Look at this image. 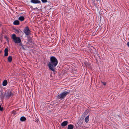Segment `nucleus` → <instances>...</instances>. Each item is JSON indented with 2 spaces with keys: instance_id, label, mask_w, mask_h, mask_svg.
<instances>
[{
  "instance_id": "obj_8",
  "label": "nucleus",
  "mask_w": 129,
  "mask_h": 129,
  "mask_svg": "<svg viewBox=\"0 0 129 129\" xmlns=\"http://www.w3.org/2000/svg\"><path fill=\"white\" fill-rule=\"evenodd\" d=\"M4 55L5 56H7L8 55V49L6 48L4 50Z\"/></svg>"
},
{
  "instance_id": "obj_20",
  "label": "nucleus",
  "mask_w": 129,
  "mask_h": 129,
  "mask_svg": "<svg viewBox=\"0 0 129 129\" xmlns=\"http://www.w3.org/2000/svg\"><path fill=\"white\" fill-rule=\"evenodd\" d=\"M102 83L105 86L106 84V82H102Z\"/></svg>"
},
{
  "instance_id": "obj_7",
  "label": "nucleus",
  "mask_w": 129,
  "mask_h": 129,
  "mask_svg": "<svg viewBox=\"0 0 129 129\" xmlns=\"http://www.w3.org/2000/svg\"><path fill=\"white\" fill-rule=\"evenodd\" d=\"M68 122L67 121H65L63 122L61 124V126H64L67 125L68 124Z\"/></svg>"
},
{
  "instance_id": "obj_1",
  "label": "nucleus",
  "mask_w": 129,
  "mask_h": 129,
  "mask_svg": "<svg viewBox=\"0 0 129 129\" xmlns=\"http://www.w3.org/2000/svg\"><path fill=\"white\" fill-rule=\"evenodd\" d=\"M50 62L48 65L49 69L52 71H55L54 67H56L58 63V61L57 59L54 56H51L50 58Z\"/></svg>"
},
{
  "instance_id": "obj_2",
  "label": "nucleus",
  "mask_w": 129,
  "mask_h": 129,
  "mask_svg": "<svg viewBox=\"0 0 129 129\" xmlns=\"http://www.w3.org/2000/svg\"><path fill=\"white\" fill-rule=\"evenodd\" d=\"M69 93L67 91L63 92L58 95L57 97V99H60L61 100H62L64 99L66 96Z\"/></svg>"
},
{
  "instance_id": "obj_19",
  "label": "nucleus",
  "mask_w": 129,
  "mask_h": 129,
  "mask_svg": "<svg viewBox=\"0 0 129 129\" xmlns=\"http://www.w3.org/2000/svg\"><path fill=\"white\" fill-rule=\"evenodd\" d=\"M12 93L11 92H9L8 94V96L10 97L12 95Z\"/></svg>"
},
{
  "instance_id": "obj_18",
  "label": "nucleus",
  "mask_w": 129,
  "mask_h": 129,
  "mask_svg": "<svg viewBox=\"0 0 129 129\" xmlns=\"http://www.w3.org/2000/svg\"><path fill=\"white\" fill-rule=\"evenodd\" d=\"M41 1L43 3H46L47 2V0H41Z\"/></svg>"
},
{
  "instance_id": "obj_3",
  "label": "nucleus",
  "mask_w": 129,
  "mask_h": 129,
  "mask_svg": "<svg viewBox=\"0 0 129 129\" xmlns=\"http://www.w3.org/2000/svg\"><path fill=\"white\" fill-rule=\"evenodd\" d=\"M12 38L14 40V42L15 43L18 44L21 42V41L20 38L16 37L15 34L12 35Z\"/></svg>"
},
{
  "instance_id": "obj_25",
  "label": "nucleus",
  "mask_w": 129,
  "mask_h": 129,
  "mask_svg": "<svg viewBox=\"0 0 129 129\" xmlns=\"http://www.w3.org/2000/svg\"><path fill=\"white\" fill-rule=\"evenodd\" d=\"M90 50L91 51H92L91 49H90Z\"/></svg>"
},
{
  "instance_id": "obj_21",
  "label": "nucleus",
  "mask_w": 129,
  "mask_h": 129,
  "mask_svg": "<svg viewBox=\"0 0 129 129\" xmlns=\"http://www.w3.org/2000/svg\"><path fill=\"white\" fill-rule=\"evenodd\" d=\"M15 31L16 32H19V30L17 29H16L15 30Z\"/></svg>"
},
{
  "instance_id": "obj_12",
  "label": "nucleus",
  "mask_w": 129,
  "mask_h": 129,
  "mask_svg": "<svg viewBox=\"0 0 129 129\" xmlns=\"http://www.w3.org/2000/svg\"><path fill=\"white\" fill-rule=\"evenodd\" d=\"M26 119V118L24 116H22L21 117L20 120L21 121H24Z\"/></svg>"
},
{
  "instance_id": "obj_17",
  "label": "nucleus",
  "mask_w": 129,
  "mask_h": 129,
  "mask_svg": "<svg viewBox=\"0 0 129 129\" xmlns=\"http://www.w3.org/2000/svg\"><path fill=\"white\" fill-rule=\"evenodd\" d=\"M95 50L94 48L93 47H92L91 48H90L89 49V50L91 52H93L94 50Z\"/></svg>"
},
{
  "instance_id": "obj_14",
  "label": "nucleus",
  "mask_w": 129,
  "mask_h": 129,
  "mask_svg": "<svg viewBox=\"0 0 129 129\" xmlns=\"http://www.w3.org/2000/svg\"><path fill=\"white\" fill-rule=\"evenodd\" d=\"M73 126L72 124H70L68 125V129H73Z\"/></svg>"
},
{
  "instance_id": "obj_11",
  "label": "nucleus",
  "mask_w": 129,
  "mask_h": 129,
  "mask_svg": "<svg viewBox=\"0 0 129 129\" xmlns=\"http://www.w3.org/2000/svg\"><path fill=\"white\" fill-rule=\"evenodd\" d=\"M24 18L23 16H21L18 18V19L21 21H24Z\"/></svg>"
},
{
  "instance_id": "obj_13",
  "label": "nucleus",
  "mask_w": 129,
  "mask_h": 129,
  "mask_svg": "<svg viewBox=\"0 0 129 129\" xmlns=\"http://www.w3.org/2000/svg\"><path fill=\"white\" fill-rule=\"evenodd\" d=\"M89 115H88L85 118V121L87 123L88 122L89 120Z\"/></svg>"
},
{
  "instance_id": "obj_15",
  "label": "nucleus",
  "mask_w": 129,
  "mask_h": 129,
  "mask_svg": "<svg viewBox=\"0 0 129 129\" xmlns=\"http://www.w3.org/2000/svg\"><path fill=\"white\" fill-rule=\"evenodd\" d=\"M8 60L9 62H11L12 60V57L11 56H9L8 57Z\"/></svg>"
},
{
  "instance_id": "obj_16",
  "label": "nucleus",
  "mask_w": 129,
  "mask_h": 129,
  "mask_svg": "<svg viewBox=\"0 0 129 129\" xmlns=\"http://www.w3.org/2000/svg\"><path fill=\"white\" fill-rule=\"evenodd\" d=\"M88 113V111L87 110L85 111L83 113V116L84 117L86 115H87Z\"/></svg>"
},
{
  "instance_id": "obj_6",
  "label": "nucleus",
  "mask_w": 129,
  "mask_h": 129,
  "mask_svg": "<svg viewBox=\"0 0 129 129\" xmlns=\"http://www.w3.org/2000/svg\"><path fill=\"white\" fill-rule=\"evenodd\" d=\"M30 31L28 26L26 27L24 29V32H29Z\"/></svg>"
},
{
  "instance_id": "obj_9",
  "label": "nucleus",
  "mask_w": 129,
  "mask_h": 129,
  "mask_svg": "<svg viewBox=\"0 0 129 129\" xmlns=\"http://www.w3.org/2000/svg\"><path fill=\"white\" fill-rule=\"evenodd\" d=\"M13 24L14 25H18L19 24V22L18 20H16L13 22Z\"/></svg>"
},
{
  "instance_id": "obj_10",
  "label": "nucleus",
  "mask_w": 129,
  "mask_h": 129,
  "mask_svg": "<svg viewBox=\"0 0 129 129\" xmlns=\"http://www.w3.org/2000/svg\"><path fill=\"white\" fill-rule=\"evenodd\" d=\"M7 84V81L6 80H5L3 82V85L4 86H6Z\"/></svg>"
},
{
  "instance_id": "obj_4",
  "label": "nucleus",
  "mask_w": 129,
  "mask_h": 129,
  "mask_svg": "<svg viewBox=\"0 0 129 129\" xmlns=\"http://www.w3.org/2000/svg\"><path fill=\"white\" fill-rule=\"evenodd\" d=\"M26 34V37H27L28 39V40L29 42H31V39L32 36L30 34V33H25Z\"/></svg>"
},
{
  "instance_id": "obj_24",
  "label": "nucleus",
  "mask_w": 129,
  "mask_h": 129,
  "mask_svg": "<svg viewBox=\"0 0 129 129\" xmlns=\"http://www.w3.org/2000/svg\"><path fill=\"white\" fill-rule=\"evenodd\" d=\"M1 24L0 23V26H1Z\"/></svg>"
},
{
  "instance_id": "obj_5",
  "label": "nucleus",
  "mask_w": 129,
  "mask_h": 129,
  "mask_svg": "<svg viewBox=\"0 0 129 129\" xmlns=\"http://www.w3.org/2000/svg\"><path fill=\"white\" fill-rule=\"evenodd\" d=\"M30 2L34 4H40L41 2L38 0H31Z\"/></svg>"
},
{
  "instance_id": "obj_23",
  "label": "nucleus",
  "mask_w": 129,
  "mask_h": 129,
  "mask_svg": "<svg viewBox=\"0 0 129 129\" xmlns=\"http://www.w3.org/2000/svg\"><path fill=\"white\" fill-rule=\"evenodd\" d=\"M127 45L129 47V42H128L127 43Z\"/></svg>"
},
{
  "instance_id": "obj_22",
  "label": "nucleus",
  "mask_w": 129,
  "mask_h": 129,
  "mask_svg": "<svg viewBox=\"0 0 129 129\" xmlns=\"http://www.w3.org/2000/svg\"><path fill=\"white\" fill-rule=\"evenodd\" d=\"M3 109V108L1 107V106L0 105V111H2Z\"/></svg>"
}]
</instances>
